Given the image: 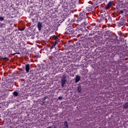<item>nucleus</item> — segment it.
Returning a JSON list of instances; mask_svg holds the SVG:
<instances>
[{
  "instance_id": "nucleus-1",
  "label": "nucleus",
  "mask_w": 128,
  "mask_h": 128,
  "mask_svg": "<svg viewBox=\"0 0 128 128\" xmlns=\"http://www.w3.org/2000/svg\"><path fill=\"white\" fill-rule=\"evenodd\" d=\"M88 13L85 10L80 12L79 18L77 20L78 25L81 28H86L88 26V23L86 18H88Z\"/></svg>"
},
{
  "instance_id": "nucleus-2",
  "label": "nucleus",
  "mask_w": 128,
  "mask_h": 128,
  "mask_svg": "<svg viewBox=\"0 0 128 128\" xmlns=\"http://www.w3.org/2000/svg\"><path fill=\"white\" fill-rule=\"evenodd\" d=\"M107 40L109 42H111L110 44H116V40L118 39V36L116 34H112L110 36L106 38Z\"/></svg>"
},
{
  "instance_id": "nucleus-3",
  "label": "nucleus",
  "mask_w": 128,
  "mask_h": 128,
  "mask_svg": "<svg viewBox=\"0 0 128 128\" xmlns=\"http://www.w3.org/2000/svg\"><path fill=\"white\" fill-rule=\"evenodd\" d=\"M75 36H86V32L84 31L82 28H76L75 30Z\"/></svg>"
},
{
  "instance_id": "nucleus-4",
  "label": "nucleus",
  "mask_w": 128,
  "mask_h": 128,
  "mask_svg": "<svg viewBox=\"0 0 128 128\" xmlns=\"http://www.w3.org/2000/svg\"><path fill=\"white\" fill-rule=\"evenodd\" d=\"M66 34L69 35L72 34L76 36V32L75 30L72 28V25L70 24L69 26V28L68 27V28L66 30Z\"/></svg>"
},
{
  "instance_id": "nucleus-5",
  "label": "nucleus",
  "mask_w": 128,
  "mask_h": 128,
  "mask_svg": "<svg viewBox=\"0 0 128 128\" xmlns=\"http://www.w3.org/2000/svg\"><path fill=\"white\" fill-rule=\"evenodd\" d=\"M112 51L114 52L116 54H118L121 50V47L120 46H113L111 48Z\"/></svg>"
},
{
  "instance_id": "nucleus-6",
  "label": "nucleus",
  "mask_w": 128,
  "mask_h": 128,
  "mask_svg": "<svg viewBox=\"0 0 128 128\" xmlns=\"http://www.w3.org/2000/svg\"><path fill=\"white\" fill-rule=\"evenodd\" d=\"M66 80H67L66 76V75L64 74L62 76V77L60 79L61 86L62 88H64V86L66 84Z\"/></svg>"
},
{
  "instance_id": "nucleus-7",
  "label": "nucleus",
  "mask_w": 128,
  "mask_h": 128,
  "mask_svg": "<svg viewBox=\"0 0 128 128\" xmlns=\"http://www.w3.org/2000/svg\"><path fill=\"white\" fill-rule=\"evenodd\" d=\"M98 6H96V4H94V5L91 4L89 5L88 7L86 8L85 10L86 12H92V10H94L95 8H98Z\"/></svg>"
},
{
  "instance_id": "nucleus-8",
  "label": "nucleus",
  "mask_w": 128,
  "mask_h": 128,
  "mask_svg": "<svg viewBox=\"0 0 128 128\" xmlns=\"http://www.w3.org/2000/svg\"><path fill=\"white\" fill-rule=\"evenodd\" d=\"M48 98V96H44V98H42L40 100V104L41 106H46V100Z\"/></svg>"
},
{
  "instance_id": "nucleus-9",
  "label": "nucleus",
  "mask_w": 128,
  "mask_h": 128,
  "mask_svg": "<svg viewBox=\"0 0 128 128\" xmlns=\"http://www.w3.org/2000/svg\"><path fill=\"white\" fill-rule=\"evenodd\" d=\"M37 27L39 32L41 31L42 28V22H38L37 25Z\"/></svg>"
},
{
  "instance_id": "nucleus-10",
  "label": "nucleus",
  "mask_w": 128,
  "mask_h": 128,
  "mask_svg": "<svg viewBox=\"0 0 128 128\" xmlns=\"http://www.w3.org/2000/svg\"><path fill=\"white\" fill-rule=\"evenodd\" d=\"M25 68H26V73H28L30 70V64H26Z\"/></svg>"
},
{
  "instance_id": "nucleus-11",
  "label": "nucleus",
  "mask_w": 128,
  "mask_h": 128,
  "mask_svg": "<svg viewBox=\"0 0 128 128\" xmlns=\"http://www.w3.org/2000/svg\"><path fill=\"white\" fill-rule=\"evenodd\" d=\"M62 18H63V20L64 21V20H67L68 21V22H70V19L69 18V17L68 16H64V17Z\"/></svg>"
},
{
  "instance_id": "nucleus-12",
  "label": "nucleus",
  "mask_w": 128,
  "mask_h": 128,
  "mask_svg": "<svg viewBox=\"0 0 128 128\" xmlns=\"http://www.w3.org/2000/svg\"><path fill=\"white\" fill-rule=\"evenodd\" d=\"M124 20H120V22H118V26L120 27H122L124 26Z\"/></svg>"
},
{
  "instance_id": "nucleus-13",
  "label": "nucleus",
  "mask_w": 128,
  "mask_h": 128,
  "mask_svg": "<svg viewBox=\"0 0 128 128\" xmlns=\"http://www.w3.org/2000/svg\"><path fill=\"white\" fill-rule=\"evenodd\" d=\"M80 80V76H76V83L78 82Z\"/></svg>"
},
{
  "instance_id": "nucleus-14",
  "label": "nucleus",
  "mask_w": 128,
  "mask_h": 128,
  "mask_svg": "<svg viewBox=\"0 0 128 128\" xmlns=\"http://www.w3.org/2000/svg\"><path fill=\"white\" fill-rule=\"evenodd\" d=\"M102 0H96V6H98V4H101L102 2Z\"/></svg>"
},
{
  "instance_id": "nucleus-15",
  "label": "nucleus",
  "mask_w": 128,
  "mask_h": 128,
  "mask_svg": "<svg viewBox=\"0 0 128 128\" xmlns=\"http://www.w3.org/2000/svg\"><path fill=\"white\" fill-rule=\"evenodd\" d=\"M123 108L128 109V102H126L123 104Z\"/></svg>"
},
{
  "instance_id": "nucleus-16",
  "label": "nucleus",
  "mask_w": 128,
  "mask_h": 128,
  "mask_svg": "<svg viewBox=\"0 0 128 128\" xmlns=\"http://www.w3.org/2000/svg\"><path fill=\"white\" fill-rule=\"evenodd\" d=\"M58 44V40H56L54 44L51 46L50 50L54 48Z\"/></svg>"
},
{
  "instance_id": "nucleus-17",
  "label": "nucleus",
  "mask_w": 128,
  "mask_h": 128,
  "mask_svg": "<svg viewBox=\"0 0 128 128\" xmlns=\"http://www.w3.org/2000/svg\"><path fill=\"white\" fill-rule=\"evenodd\" d=\"M110 34V30H107L106 32V33L104 34L105 37L106 36H108Z\"/></svg>"
},
{
  "instance_id": "nucleus-18",
  "label": "nucleus",
  "mask_w": 128,
  "mask_h": 128,
  "mask_svg": "<svg viewBox=\"0 0 128 128\" xmlns=\"http://www.w3.org/2000/svg\"><path fill=\"white\" fill-rule=\"evenodd\" d=\"M70 8H76V5L73 3H70Z\"/></svg>"
},
{
  "instance_id": "nucleus-19",
  "label": "nucleus",
  "mask_w": 128,
  "mask_h": 128,
  "mask_svg": "<svg viewBox=\"0 0 128 128\" xmlns=\"http://www.w3.org/2000/svg\"><path fill=\"white\" fill-rule=\"evenodd\" d=\"M13 95L15 97H17L18 96V92L14 91L13 92Z\"/></svg>"
},
{
  "instance_id": "nucleus-20",
  "label": "nucleus",
  "mask_w": 128,
  "mask_h": 128,
  "mask_svg": "<svg viewBox=\"0 0 128 128\" xmlns=\"http://www.w3.org/2000/svg\"><path fill=\"white\" fill-rule=\"evenodd\" d=\"M6 28V24L4 23L0 24V28Z\"/></svg>"
},
{
  "instance_id": "nucleus-21",
  "label": "nucleus",
  "mask_w": 128,
  "mask_h": 128,
  "mask_svg": "<svg viewBox=\"0 0 128 128\" xmlns=\"http://www.w3.org/2000/svg\"><path fill=\"white\" fill-rule=\"evenodd\" d=\"M64 126L65 128H68V122L67 121L64 122Z\"/></svg>"
},
{
  "instance_id": "nucleus-22",
  "label": "nucleus",
  "mask_w": 128,
  "mask_h": 128,
  "mask_svg": "<svg viewBox=\"0 0 128 128\" xmlns=\"http://www.w3.org/2000/svg\"><path fill=\"white\" fill-rule=\"evenodd\" d=\"M112 4V2H108V5H107V8H110Z\"/></svg>"
},
{
  "instance_id": "nucleus-23",
  "label": "nucleus",
  "mask_w": 128,
  "mask_h": 128,
  "mask_svg": "<svg viewBox=\"0 0 128 128\" xmlns=\"http://www.w3.org/2000/svg\"><path fill=\"white\" fill-rule=\"evenodd\" d=\"M78 93H80L82 92V88L80 86H78Z\"/></svg>"
},
{
  "instance_id": "nucleus-24",
  "label": "nucleus",
  "mask_w": 128,
  "mask_h": 128,
  "mask_svg": "<svg viewBox=\"0 0 128 128\" xmlns=\"http://www.w3.org/2000/svg\"><path fill=\"white\" fill-rule=\"evenodd\" d=\"M4 18L5 16H0V22H3V20H4Z\"/></svg>"
},
{
  "instance_id": "nucleus-25",
  "label": "nucleus",
  "mask_w": 128,
  "mask_h": 128,
  "mask_svg": "<svg viewBox=\"0 0 128 128\" xmlns=\"http://www.w3.org/2000/svg\"><path fill=\"white\" fill-rule=\"evenodd\" d=\"M2 60H4L6 61H8V57H2Z\"/></svg>"
},
{
  "instance_id": "nucleus-26",
  "label": "nucleus",
  "mask_w": 128,
  "mask_h": 128,
  "mask_svg": "<svg viewBox=\"0 0 128 128\" xmlns=\"http://www.w3.org/2000/svg\"><path fill=\"white\" fill-rule=\"evenodd\" d=\"M5 90V92L6 93V94H4V96H7L8 95V90Z\"/></svg>"
},
{
  "instance_id": "nucleus-27",
  "label": "nucleus",
  "mask_w": 128,
  "mask_h": 128,
  "mask_svg": "<svg viewBox=\"0 0 128 128\" xmlns=\"http://www.w3.org/2000/svg\"><path fill=\"white\" fill-rule=\"evenodd\" d=\"M48 128H56L54 125H52V126H50L47 127Z\"/></svg>"
},
{
  "instance_id": "nucleus-28",
  "label": "nucleus",
  "mask_w": 128,
  "mask_h": 128,
  "mask_svg": "<svg viewBox=\"0 0 128 128\" xmlns=\"http://www.w3.org/2000/svg\"><path fill=\"white\" fill-rule=\"evenodd\" d=\"M18 30H20V32H22V31L24 30V29L22 28H18Z\"/></svg>"
},
{
  "instance_id": "nucleus-29",
  "label": "nucleus",
  "mask_w": 128,
  "mask_h": 128,
  "mask_svg": "<svg viewBox=\"0 0 128 128\" xmlns=\"http://www.w3.org/2000/svg\"><path fill=\"white\" fill-rule=\"evenodd\" d=\"M53 38H54V40H56V38H57V36H56V35H54V36H53Z\"/></svg>"
},
{
  "instance_id": "nucleus-30",
  "label": "nucleus",
  "mask_w": 128,
  "mask_h": 128,
  "mask_svg": "<svg viewBox=\"0 0 128 128\" xmlns=\"http://www.w3.org/2000/svg\"><path fill=\"white\" fill-rule=\"evenodd\" d=\"M58 100H62V96H59Z\"/></svg>"
},
{
  "instance_id": "nucleus-31",
  "label": "nucleus",
  "mask_w": 128,
  "mask_h": 128,
  "mask_svg": "<svg viewBox=\"0 0 128 128\" xmlns=\"http://www.w3.org/2000/svg\"><path fill=\"white\" fill-rule=\"evenodd\" d=\"M16 54H20V52H15V53H14V54H12V55H13V56H14V55H16Z\"/></svg>"
},
{
  "instance_id": "nucleus-32",
  "label": "nucleus",
  "mask_w": 128,
  "mask_h": 128,
  "mask_svg": "<svg viewBox=\"0 0 128 128\" xmlns=\"http://www.w3.org/2000/svg\"><path fill=\"white\" fill-rule=\"evenodd\" d=\"M120 14H123V12H124V10H120Z\"/></svg>"
},
{
  "instance_id": "nucleus-33",
  "label": "nucleus",
  "mask_w": 128,
  "mask_h": 128,
  "mask_svg": "<svg viewBox=\"0 0 128 128\" xmlns=\"http://www.w3.org/2000/svg\"><path fill=\"white\" fill-rule=\"evenodd\" d=\"M95 29H96V30H98V26H96V27H95Z\"/></svg>"
},
{
  "instance_id": "nucleus-34",
  "label": "nucleus",
  "mask_w": 128,
  "mask_h": 128,
  "mask_svg": "<svg viewBox=\"0 0 128 128\" xmlns=\"http://www.w3.org/2000/svg\"><path fill=\"white\" fill-rule=\"evenodd\" d=\"M75 22V20H71L70 22Z\"/></svg>"
},
{
  "instance_id": "nucleus-35",
  "label": "nucleus",
  "mask_w": 128,
  "mask_h": 128,
  "mask_svg": "<svg viewBox=\"0 0 128 128\" xmlns=\"http://www.w3.org/2000/svg\"><path fill=\"white\" fill-rule=\"evenodd\" d=\"M94 34H95L97 32V31H93Z\"/></svg>"
},
{
  "instance_id": "nucleus-36",
  "label": "nucleus",
  "mask_w": 128,
  "mask_h": 128,
  "mask_svg": "<svg viewBox=\"0 0 128 128\" xmlns=\"http://www.w3.org/2000/svg\"><path fill=\"white\" fill-rule=\"evenodd\" d=\"M19 48H20V49L22 48L21 46H19Z\"/></svg>"
},
{
  "instance_id": "nucleus-37",
  "label": "nucleus",
  "mask_w": 128,
  "mask_h": 128,
  "mask_svg": "<svg viewBox=\"0 0 128 128\" xmlns=\"http://www.w3.org/2000/svg\"><path fill=\"white\" fill-rule=\"evenodd\" d=\"M106 14H104V16H106L104 17V18H106Z\"/></svg>"
},
{
  "instance_id": "nucleus-38",
  "label": "nucleus",
  "mask_w": 128,
  "mask_h": 128,
  "mask_svg": "<svg viewBox=\"0 0 128 128\" xmlns=\"http://www.w3.org/2000/svg\"><path fill=\"white\" fill-rule=\"evenodd\" d=\"M38 57H39V58H40V55L38 56Z\"/></svg>"
},
{
  "instance_id": "nucleus-39",
  "label": "nucleus",
  "mask_w": 128,
  "mask_h": 128,
  "mask_svg": "<svg viewBox=\"0 0 128 128\" xmlns=\"http://www.w3.org/2000/svg\"><path fill=\"white\" fill-rule=\"evenodd\" d=\"M48 128V127H47V128Z\"/></svg>"
}]
</instances>
